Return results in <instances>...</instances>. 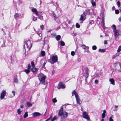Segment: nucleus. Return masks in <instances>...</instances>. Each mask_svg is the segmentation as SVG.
<instances>
[{"label": "nucleus", "mask_w": 121, "mask_h": 121, "mask_svg": "<svg viewBox=\"0 0 121 121\" xmlns=\"http://www.w3.org/2000/svg\"><path fill=\"white\" fill-rule=\"evenodd\" d=\"M98 83V81L97 80H95V83L97 84Z\"/></svg>", "instance_id": "obj_47"}, {"label": "nucleus", "mask_w": 121, "mask_h": 121, "mask_svg": "<svg viewBox=\"0 0 121 121\" xmlns=\"http://www.w3.org/2000/svg\"><path fill=\"white\" fill-rule=\"evenodd\" d=\"M99 51L100 52H104L105 51V50L104 49H99Z\"/></svg>", "instance_id": "obj_43"}, {"label": "nucleus", "mask_w": 121, "mask_h": 121, "mask_svg": "<svg viewBox=\"0 0 121 121\" xmlns=\"http://www.w3.org/2000/svg\"><path fill=\"white\" fill-rule=\"evenodd\" d=\"M60 44L62 46H64L65 45L64 42L62 41L60 42Z\"/></svg>", "instance_id": "obj_31"}, {"label": "nucleus", "mask_w": 121, "mask_h": 121, "mask_svg": "<svg viewBox=\"0 0 121 121\" xmlns=\"http://www.w3.org/2000/svg\"><path fill=\"white\" fill-rule=\"evenodd\" d=\"M109 121H114L113 120L112 117H110L109 118Z\"/></svg>", "instance_id": "obj_44"}, {"label": "nucleus", "mask_w": 121, "mask_h": 121, "mask_svg": "<svg viewBox=\"0 0 121 121\" xmlns=\"http://www.w3.org/2000/svg\"><path fill=\"white\" fill-rule=\"evenodd\" d=\"M45 63H44L43 64V67L44 66H45Z\"/></svg>", "instance_id": "obj_55"}, {"label": "nucleus", "mask_w": 121, "mask_h": 121, "mask_svg": "<svg viewBox=\"0 0 121 121\" xmlns=\"http://www.w3.org/2000/svg\"><path fill=\"white\" fill-rule=\"evenodd\" d=\"M75 52L74 51H72L71 53V55L72 56H73L75 54Z\"/></svg>", "instance_id": "obj_32"}, {"label": "nucleus", "mask_w": 121, "mask_h": 121, "mask_svg": "<svg viewBox=\"0 0 121 121\" xmlns=\"http://www.w3.org/2000/svg\"><path fill=\"white\" fill-rule=\"evenodd\" d=\"M3 43L1 45V47H4L5 46V41L4 40H3Z\"/></svg>", "instance_id": "obj_27"}, {"label": "nucleus", "mask_w": 121, "mask_h": 121, "mask_svg": "<svg viewBox=\"0 0 121 121\" xmlns=\"http://www.w3.org/2000/svg\"><path fill=\"white\" fill-rule=\"evenodd\" d=\"M61 36L59 35H57L56 37V39L57 40H59L60 39Z\"/></svg>", "instance_id": "obj_23"}, {"label": "nucleus", "mask_w": 121, "mask_h": 121, "mask_svg": "<svg viewBox=\"0 0 121 121\" xmlns=\"http://www.w3.org/2000/svg\"><path fill=\"white\" fill-rule=\"evenodd\" d=\"M57 117H56L55 116L51 120V121H54L56 119Z\"/></svg>", "instance_id": "obj_39"}, {"label": "nucleus", "mask_w": 121, "mask_h": 121, "mask_svg": "<svg viewBox=\"0 0 121 121\" xmlns=\"http://www.w3.org/2000/svg\"><path fill=\"white\" fill-rule=\"evenodd\" d=\"M85 16V14L84 13H83L81 15V17L80 19L82 21L84 20L85 19L84 17Z\"/></svg>", "instance_id": "obj_17"}, {"label": "nucleus", "mask_w": 121, "mask_h": 121, "mask_svg": "<svg viewBox=\"0 0 121 121\" xmlns=\"http://www.w3.org/2000/svg\"><path fill=\"white\" fill-rule=\"evenodd\" d=\"M68 113L65 111H63V107H61L58 113V115L63 118H66L67 117Z\"/></svg>", "instance_id": "obj_1"}, {"label": "nucleus", "mask_w": 121, "mask_h": 121, "mask_svg": "<svg viewBox=\"0 0 121 121\" xmlns=\"http://www.w3.org/2000/svg\"><path fill=\"white\" fill-rule=\"evenodd\" d=\"M117 5L118 6V7H119L120 6V2L119 1L117 2Z\"/></svg>", "instance_id": "obj_40"}, {"label": "nucleus", "mask_w": 121, "mask_h": 121, "mask_svg": "<svg viewBox=\"0 0 121 121\" xmlns=\"http://www.w3.org/2000/svg\"><path fill=\"white\" fill-rule=\"evenodd\" d=\"M92 13L93 14H94V10H92Z\"/></svg>", "instance_id": "obj_62"}, {"label": "nucleus", "mask_w": 121, "mask_h": 121, "mask_svg": "<svg viewBox=\"0 0 121 121\" xmlns=\"http://www.w3.org/2000/svg\"><path fill=\"white\" fill-rule=\"evenodd\" d=\"M115 12L116 14H117L119 13V11L118 10H115Z\"/></svg>", "instance_id": "obj_42"}, {"label": "nucleus", "mask_w": 121, "mask_h": 121, "mask_svg": "<svg viewBox=\"0 0 121 121\" xmlns=\"http://www.w3.org/2000/svg\"><path fill=\"white\" fill-rule=\"evenodd\" d=\"M101 24L103 28H104L105 27L104 26V20H102V21L101 23Z\"/></svg>", "instance_id": "obj_29"}, {"label": "nucleus", "mask_w": 121, "mask_h": 121, "mask_svg": "<svg viewBox=\"0 0 121 121\" xmlns=\"http://www.w3.org/2000/svg\"><path fill=\"white\" fill-rule=\"evenodd\" d=\"M32 115L34 117H35L37 116H40L41 114L38 112H35L33 113Z\"/></svg>", "instance_id": "obj_10"}, {"label": "nucleus", "mask_w": 121, "mask_h": 121, "mask_svg": "<svg viewBox=\"0 0 121 121\" xmlns=\"http://www.w3.org/2000/svg\"><path fill=\"white\" fill-rule=\"evenodd\" d=\"M106 111L105 110H104L103 111V113L102 115V118H105L106 116Z\"/></svg>", "instance_id": "obj_14"}, {"label": "nucleus", "mask_w": 121, "mask_h": 121, "mask_svg": "<svg viewBox=\"0 0 121 121\" xmlns=\"http://www.w3.org/2000/svg\"><path fill=\"white\" fill-rule=\"evenodd\" d=\"M39 79L41 82L43 84L45 82V79L46 77L44 74L42 73L40 74L39 75Z\"/></svg>", "instance_id": "obj_4"}, {"label": "nucleus", "mask_w": 121, "mask_h": 121, "mask_svg": "<svg viewBox=\"0 0 121 121\" xmlns=\"http://www.w3.org/2000/svg\"><path fill=\"white\" fill-rule=\"evenodd\" d=\"M119 53H116L114 55H113L112 56V58L113 59H114L116 57L119 56Z\"/></svg>", "instance_id": "obj_22"}, {"label": "nucleus", "mask_w": 121, "mask_h": 121, "mask_svg": "<svg viewBox=\"0 0 121 121\" xmlns=\"http://www.w3.org/2000/svg\"><path fill=\"white\" fill-rule=\"evenodd\" d=\"M119 63L117 62L114 63V65L115 66V67H116L117 66L119 65Z\"/></svg>", "instance_id": "obj_36"}, {"label": "nucleus", "mask_w": 121, "mask_h": 121, "mask_svg": "<svg viewBox=\"0 0 121 121\" xmlns=\"http://www.w3.org/2000/svg\"><path fill=\"white\" fill-rule=\"evenodd\" d=\"M113 32L114 33V35L115 38H117L121 33V31L118 30H115Z\"/></svg>", "instance_id": "obj_8"}, {"label": "nucleus", "mask_w": 121, "mask_h": 121, "mask_svg": "<svg viewBox=\"0 0 121 121\" xmlns=\"http://www.w3.org/2000/svg\"><path fill=\"white\" fill-rule=\"evenodd\" d=\"M72 96L74 95L75 96L77 103L79 104H81L82 103V100L79 98L78 95L75 91H73L72 93Z\"/></svg>", "instance_id": "obj_3"}, {"label": "nucleus", "mask_w": 121, "mask_h": 121, "mask_svg": "<svg viewBox=\"0 0 121 121\" xmlns=\"http://www.w3.org/2000/svg\"><path fill=\"white\" fill-rule=\"evenodd\" d=\"M14 82L15 83H18V80L17 78H15L14 79Z\"/></svg>", "instance_id": "obj_35"}, {"label": "nucleus", "mask_w": 121, "mask_h": 121, "mask_svg": "<svg viewBox=\"0 0 121 121\" xmlns=\"http://www.w3.org/2000/svg\"><path fill=\"white\" fill-rule=\"evenodd\" d=\"M76 28H79L80 27V26L78 23H77L76 24Z\"/></svg>", "instance_id": "obj_38"}, {"label": "nucleus", "mask_w": 121, "mask_h": 121, "mask_svg": "<svg viewBox=\"0 0 121 121\" xmlns=\"http://www.w3.org/2000/svg\"><path fill=\"white\" fill-rule=\"evenodd\" d=\"M52 101L53 103H56L57 102V100L56 98H54L52 99Z\"/></svg>", "instance_id": "obj_33"}, {"label": "nucleus", "mask_w": 121, "mask_h": 121, "mask_svg": "<svg viewBox=\"0 0 121 121\" xmlns=\"http://www.w3.org/2000/svg\"><path fill=\"white\" fill-rule=\"evenodd\" d=\"M117 107H118V106L117 105H115V108H117Z\"/></svg>", "instance_id": "obj_59"}, {"label": "nucleus", "mask_w": 121, "mask_h": 121, "mask_svg": "<svg viewBox=\"0 0 121 121\" xmlns=\"http://www.w3.org/2000/svg\"><path fill=\"white\" fill-rule=\"evenodd\" d=\"M84 75L86 78H87L88 77V73L87 70H86L85 71L84 74Z\"/></svg>", "instance_id": "obj_18"}, {"label": "nucleus", "mask_w": 121, "mask_h": 121, "mask_svg": "<svg viewBox=\"0 0 121 121\" xmlns=\"http://www.w3.org/2000/svg\"><path fill=\"white\" fill-rule=\"evenodd\" d=\"M81 47L84 49H86L85 50V52H87V53H89L90 51L89 50V47H86L85 45L84 44H82L81 45Z\"/></svg>", "instance_id": "obj_9"}, {"label": "nucleus", "mask_w": 121, "mask_h": 121, "mask_svg": "<svg viewBox=\"0 0 121 121\" xmlns=\"http://www.w3.org/2000/svg\"><path fill=\"white\" fill-rule=\"evenodd\" d=\"M104 44H107V41H106L105 40L104 42Z\"/></svg>", "instance_id": "obj_52"}, {"label": "nucleus", "mask_w": 121, "mask_h": 121, "mask_svg": "<svg viewBox=\"0 0 121 121\" xmlns=\"http://www.w3.org/2000/svg\"><path fill=\"white\" fill-rule=\"evenodd\" d=\"M45 52L43 51H42L41 52V55L42 56H45Z\"/></svg>", "instance_id": "obj_24"}, {"label": "nucleus", "mask_w": 121, "mask_h": 121, "mask_svg": "<svg viewBox=\"0 0 121 121\" xmlns=\"http://www.w3.org/2000/svg\"><path fill=\"white\" fill-rule=\"evenodd\" d=\"M6 94V91L4 90H3L2 91L0 95V98L1 100H2L4 99Z\"/></svg>", "instance_id": "obj_7"}, {"label": "nucleus", "mask_w": 121, "mask_h": 121, "mask_svg": "<svg viewBox=\"0 0 121 121\" xmlns=\"http://www.w3.org/2000/svg\"><path fill=\"white\" fill-rule=\"evenodd\" d=\"M12 93L13 94V96L15 95V91H12Z\"/></svg>", "instance_id": "obj_45"}, {"label": "nucleus", "mask_w": 121, "mask_h": 121, "mask_svg": "<svg viewBox=\"0 0 121 121\" xmlns=\"http://www.w3.org/2000/svg\"><path fill=\"white\" fill-rule=\"evenodd\" d=\"M37 18L35 17H33V20L34 21H35L36 20H37Z\"/></svg>", "instance_id": "obj_46"}, {"label": "nucleus", "mask_w": 121, "mask_h": 121, "mask_svg": "<svg viewBox=\"0 0 121 121\" xmlns=\"http://www.w3.org/2000/svg\"><path fill=\"white\" fill-rule=\"evenodd\" d=\"M22 112V110L20 108H18L17 110V113L18 115L21 114Z\"/></svg>", "instance_id": "obj_12"}, {"label": "nucleus", "mask_w": 121, "mask_h": 121, "mask_svg": "<svg viewBox=\"0 0 121 121\" xmlns=\"http://www.w3.org/2000/svg\"><path fill=\"white\" fill-rule=\"evenodd\" d=\"M52 62L51 63L52 64H53L54 63L57 62L58 60V57L57 56H52L51 58Z\"/></svg>", "instance_id": "obj_6"}, {"label": "nucleus", "mask_w": 121, "mask_h": 121, "mask_svg": "<svg viewBox=\"0 0 121 121\" xmlns=\"http://www.w3.org/2000/svg\"><path fill=\"white\" fill-rule=\"evenodd\" d=\"M113 30V32L115 30H116V26L114 25H113L112 26H111Z\"/></svg>", "instance_id": "obj_21"}, {"label": "nucleus", "mask_w": 121, "mask_h": 121, "mask_svg": "<svg viewBox=\"0 0 121 121\" xmlns=\"http://www.w3.org/2000/svg\"><path fill=\"white\" fill-rule=\"evenodd\" d=\"M97 47L96 46H93L92 47V49L93 50H95L96 49Z\"/></svg>", "instance_id": "obj_34"}, {"label": "nucleus", "mask_w": 121, "mask_h": 121, "mask_svg": "<svg viewBox=\"0 0 121 121\" xmlns=\"http://www.w3.org/2000/svg\"><path fill=\"white\" fill-rule=\"evenodd\" d=\"M24 71L27 74L30 72V71L29 69H25L24 70Z\"/></svg>", "instance_id": "obj_25"}, {"label": "nucleus", "mask_w": 121, "mask_h": 121, "mask_svg": "<svg viewBox=\"0 0 121 121\" xmlns=\"http://www.w3.org/2000/svg\"><path fill=\"white\" fill-rule=\"evenodd\" d=\"M91 4H92V5L93 6H96V4H95V2H93V0H92L91 1Z\"/></svg>", "instance_id": "obj_26"}, {"label": "nucleus", "mask_w": 121, "mask_h": 121, "mask_svg": "<svg viewBox=\"0 0 121 121\" xmlns=\"http://www.w3.org/2000/svg\"><path fill=\"white\" fill-rule=\"evenodd\" d=\"M82 117L83 118L86 119L88 121H89L90 120V117L88 115V113L85 111L82 112Z\"/></svg>", "instance_id": "obj_5"}, {"label": "nucleus", "mask_w": 121, "mask_h": 121, "mask_svg": "<svg viewBox=\"0 0 121 121\" xmlns=\"http://www.w3.org/2000/svg\"><path fill=\"white\" fill-rule=\"evenodd\" d=\"M31 69L33 72L34 73H36L38 70V69L36 68L35 67H32Z\"/></svg>", "instance_id": "obj_16"}, {"label": "nucleus", "mask_w": 121, "mask_h": 121, "mask_svg": "<svg viewBox=\"0 0 121 121\" xmlns=\"http://www.w3.org/2000/svg\"><path fill=\"white\" fill-rule=\"evenodd\" d=\"M31 64L32 67H35V64L32 61L31 62Z\"/></svg>", "instance_id": "obj_37"}, {"label": "nucleus", "mask_w": 121, "mask_h": 121, "mask_svg": "<svg viewBox=\"0 0 121 121\" xmlns=\"http://www.w3.org/2000/svg\"><path fill=\"white\" fill-rule=\"evenodd\" d=\"M44 27V26L43 25H42L40 26V28L43 29Z\"/></svg>", "instance_id": "obj_49"}, {"label": "nucleus", "mask_w": 121, "mask_h": 121, "mask_svg": "<svg viewBox=\"0 0 121 121\" xmlns=\"http://www.w3.org/2000/svg\"><path fill=\"white\" fill-rule=\"evenodd\" d=\"M112 10H114L115 9V8L113 6L112 7Z\"/></svg>", "instance_id": "obj_54"}, {"label": "nucleus", "mask_w": 121, "mask_h": 121, "mask_svg": "<svg viewBox=\"0 0 121 121\" xmlns=\"http://www.w3.org/2000/svg\"><path fill=\"white\" fill-rule=\"evenodd\" d=\"M39 18L41 20H43V17L42 16H40L39 17Z\"/></svg>", "instance_id": "obj_41"}, {"label": "nucleus", "mask_w": 121, "mask_h": 121, "mask_svg": "<svg viewBox=\"0 0 121 121\" xmlns=\"http://www.w3.org/2000/svg\"><path fill=\"white\" fill-rule=\"evenodd\" d=\"M21 15L20 13H16L14 15V17L16 18L17 17L20 16Z\"/></svg>", "instance_id": "obj_19"}, {"label": "nucleus", "mask_w": 121, "mask_h": 121, "mask_svg": "<svg viewBox=\"0 0 121 121\" xmlns=\"http://www.w3.org/2000/svg\"><path fill=\"white\" fill-rule=\"evenodd\" d=\"M68 23L69 24H70V21H69L68 22Z\"/></svg>", "instance_id": "obj_61"}, {"label": "nucleus", "mask_w": 121, "mask_h": 121, "mask_svg": "<svg viewBox=\"0 0 121 121\" xmlns=\"http://www.w3.org/2000/svg\"><path fill=\"white\" fill-rule=\"evenodd\" d=\"M52 115H51V116H50V117L49 118H50V119H51L52 118Z\"/></svg>", "instance_id": "obj_58"}, {"label": "nucleus", "mask_w": 121, "mask_h": 121, "mask_svg": "<svg viewBox=\"0 0 121 121\" xmlns=\"http://www.w3.org/2000/svg\"><path fill=\"white\" fill-rule=\"evenodd\" d=\"M86 12H88L89 11H90V10L89 9H87L86 10Z\"/></svg>", "instance_id": "obj_57"}, {"label": "nucleus", "mask_w": 121, "mask_h": 121, "mask_svg": "<svg viewBox=\"0 0 121 121\" xmlns=\"http://www.w3.org/2000/svg\"><path fill=\"white\" fill-rule=\"evenodd\" d=\"M28 116V112H26L25 113L23 116V117L24 118H25L27 117Z\"/></svg>", "instance_id": "obj_20"}, {"label": "nucleus", "mask_w": 121, "mask_h": 121, "mask_svg": "<svg viewBox=\"0 0 121 121\" xmlns=\"http://www.w3.org/2000/svg\"><path fill=\"white\" fill-rule=\"evenodd\" d=\"M31 10L33 12L35 13L36 15H38V12L36 9L33 8Z\"/></svg>", "instance_id": "obj_15"}, {"label": "nucleus", "mask_w": 121, "mask_h": 121, "mask_svg": "<svg viewBox=\"0 0 121 121\" xmlns=\"http://www.w3.org/2000/svg\"><path fill=\"white\" fill-rule=\"evenodd\" d=\"M51 119L49 118L47 119L45 121H48L50 120Z\"/></svg>", "instance_id": "obj_56"}, {"label": "nucleus", "mask_w": 121, "mask_h": 121, "mask_svg": "<svg viewBox=\"0 0 121 121\" xmlns=\"http://www.w3.org/2000/svg\"><path fill=\"white\" fill-rule=\"evenodd\" d=\"M32 44L30 40H27L25 41L24 42V48L25 51L29 50L32 47Z\"/></svg>", "instance_id": "obj_2"}, {"label": "nucleus", "mask_w": 121, "mask_h": 121, "mask_svg": "<svg viewBox=\"0 0 121 121\" xmlns=\"http://www.w3.org/2000/svg\"><path fill=\"white\" fill-rule=\"evenodd\" d=\"M93 23H94V22L92 20L90 22V24L91 23V24H92Z\"/></svg>", "instance_id": "obj_50"}, {"label": "nucleus", "mask_w": 121, "mask_h": 121, "mask_svg": "<svg viewBox=\"0 0 121 121\" xmlns=\"http://www.w3.org/2000/svg\"><path fill=\"white\" fill-rule=\"evenodd\" d=\"M109 81L112 85H115V81L113 78H110L109 80Z\"/></svg>", "instance_id": "obj_13"}, {"label": "nucleus", "mask_w": 121, "mask_h": 121, "mask_svg": "<svg viewBox=\"0 0 121 121\" xmlns=\"http://www.w3.org/2000/svg\"><path fill=\"white\" fill-rule=\"evenodd\" d=\"M27 104L28 107H31L32 105V104L29 102H27Z\"/></svg>", "instance_id": "obj_30"}, {"label": "nucleus", "mask_w": 121, "mask_h": 121, "mask_svg": "<svg viewBox=\"0 0 121 121\" xmlns=\"http://www.w3.org/2000/svg\"><path fill=\"white\" fill-rule=\"evenodd\" d=\"M58 86L59 87V88H65V86L64 85L62 82L60 83L58 85Z\"/></svg>", "instance_id": "obj_11"}, {"label": "nucleus", "mask_w": 121, "mask_h": 121, "mask_svg": "<svg viewBox=\"0 0 121 121\" xmlns=\"http://www.w3.org/2000/svg\"><path fill=\"white\" fill-rule=\"evenodd\" d=\"M46 112H46H45V114H44L45 115V114Z\"/></svg>", "instance_id": "obj_64"}, {"label": "nucleus", "mask_w": 121, "mask_h": 121, "mask_svg": "<svg viewBox=\"0 0 121 121\" xmlns=\"http://www.w3.org/2000/svg\"><path fill=\"white\" fill-rule=\"evenodd\" d=\"M53 16H54V17H55L54 18L56 20V15L54 14L53 15Z\"/></svg>", "instance_id": "obj_51"}, {"label": "nucleus", "mask_w": 121, "mask_h": 121, "mask_svg": "<svg viewBox=\"0 0 121 121\" xmlns=\"http://www.w3.org/2000/svg\"><path fill=\"white\" fill-rule=\"evenodd\" d=\"M120 68L121 69V63H120Z\"/></svg>", "instance_id": "obj_60"}, {"label": "nucleus", "mask_w": 121, "mask_h": 121, "mask_svg": "<svg viewBox=\"0 0 121 121\" xmlns=\"http://www.w3.org/2000/svg\"><path fill=\"white\" fill-rule=\"evenodd\" d=\"M120 51H121V45L119 47L118 49L117 50V52H119Z\"/></svg>", "instance_id": "obj_28"}, {"label": "nucleus", "mask_w": 121, "mask_h": 121, "mask_svg": "<svg viewBox=\"0 0 121 121\" xmlns=\"http://www.w3.org/2000/svg\"><path fill=\"white\" fill-rule=\"evenodd\" d=\"M104 121V119H103V118L101 120V121Z\"/></svg>", "instance_id": "obj_63"}, {"label": "nucleus", "mask_w": 121, "mask_h": 121, "mask_svg": "<svg viewBox=\"0 0 121 121\" xmlns=\"http://www.w3.org/2000/svg\"><path fill=\"white\" fill-rule=\"evenodd\" d=\"M23 105H21L20 106V108H23Z\"/></svg>", "instance_id": "obj_53"}, {"label": "nucleus", "mask_w": 121, "mask_h": 121, "mask_svg": "<svg viewBox=\"0 0 121 121\" xmlns=\"http://www.w3.org/2000/svg\"><path fill=\"white\" fill-rule=\"evenodd\" d=\"M30 68H31V66H30V64L29 65H28V68H27L28 69H30Z\"/></svg>", "instance_id": "obj_48"}]
</instances>
